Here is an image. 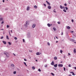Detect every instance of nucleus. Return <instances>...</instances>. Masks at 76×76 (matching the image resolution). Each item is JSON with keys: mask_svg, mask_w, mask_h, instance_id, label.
<instances>
[{"mask_svg": "<svg viewBox=\"0 0 76 76\" xmlns=\"http://www.w3.org/2000/svg\"><path fill=\"white\" fill-rule=\"evenodd\" d=\"M4 54H5V55H6L7 57H9V53H8V52H5L4 53Z\"/></svg>", "mask_w": 76, "mask_h": 76, "instance_id": "1", "label": "nucleus"}, {"mask_svg": "<svg viewBox=\"0 0 76 76\" xmlns=\"http://www.w3.org/2000/svg\"><path fill=\"white\" fill-rule=\"evenodd\" d=\"M28 23V21H27L26 22V24L25 25V26H26V27H27V25H29V23Z\"/></svg>", "mask_w": 76, "mask_h": 76, "instance_id": "2", "label": "nucleus"}, {"mask_svg": "<svg viewBox=\"0 0 76 76\" xmlns=\"http://www.w3.org/2000/svg\"><path fill=\"white\" fill-rule=\"evenodd\" d=\"M58 67H63V65L62 64H58Z\"/></svg>", "mask_w": 76, "mask_h": 76, "instance_id": "3", "label": "nucleus"}, {"mask_svg": "<svg viewBox=\"0 0 76 76\" xmlns=\"http://www.w3.org/2000/svg\"><path fill=\"white\" fill-rule=\"evenodd\" d=\"M70 73H72V75H73V76H75V73H74L73 72H70Z\"/></svg>", "mask_w": 76, "mask_h": 76, "instance_id": "4", "label": "nucleus"}, {"mask_svg": "<svg viewBox=\"0 0 76 76\" xmlns=\"http://www.w3.org/2000/svg\"><path fill=\"white\" fill-rule=\"evenodd\" d=\"M48 9H51V7L50 6H48Z\"/></svg>", "mask_w": 76, "mask_h": 76, "instance_id": "5", "label": "nucleus"}, {"mask_svg": "<svg viewBox=\"0 0 76 76\" xmlns=\"http://www.w3.org/2000/svg\"><path fill=\"white\" fill-rule=\"evenodd\" d=\"M32 69L33 70H35V66H32Z\"/></svg>", "mask_w": 76, "mask_h": 76, "instance_id": "6", "label": "nucleus"}, {"mask_svg": "<svg viewBox=\"0 0 76 76\" xmlns=\"http://www.w3.org/2000/svg\"><path fill=\"white\" fill-rule=\"evenodd\" d=\"M51 65H54V61H53L51 63Z\"/></svg>", "mask_w": 76, "mask_h": 76, "instance_id": "7", "label": "nucleus"}, {"mask_svg": "<svg viewBox=\"0 0 76 76\" xmlns=\"http://www.w3.org/2000/svg\"><path fill=\"white\" fill-rule=\"evenodd\" d=\"M54 67H57V64H55L54 65Z\"/></svg>", "mask_w": 76, "mask_h": 76, "instance_id": "8", "label": "nucleus"}, {"mask_svg": "<svg viewBox=\"0 0 76 76\" xmlns=\"http://www.w3.org/2000/svg\"><path fill=\"white\" fill-rule=\"evenodd\" d=\"M36 54L37 55V56H39L40 54H39V52H37L36 53Z\"/></svg>", "mask_w": 76, "mask_h": 76, "instance_id": "9", "label": "nucleus"}, {"mask_svg": "<svg viewBox=\"0 0 76 76\" xmlns=\"http://www.w3.org/2000/svg\"><path fill=\"white\" fill-rule=\"evenodd\" d=\"M74 53H76V49H74Z\"/></svg>", "mask_w": 76, "mask_h": 76, "instance_id": "10", "label": "nucleus"}, {"mask_svg": "<svg viewBox=\"0 0 76 76\" xmlns=\"http://www.w3.org/2000/svg\"><path fill=\"white\" fill-rule=\"evenodd\" d=\"M53 29L54 30V31H56L57 29H56V28H55L53 27Z\"/></svg>", "mask_w": 76, "mask_h": 76, "instance_id": "11", "label": "nucleus"}, {"mask_svg": "<svg viewBox=\"0 0 76 76\" xmlns=\"http://www.w3.org/2000/svg\"><path fill=\"white\" fill-rule=\"evenodd\" d=\"M47 25L49 26V27H50V26H51V25H50V24L49 23Z\"/></svg>", "mask_w": 76, "mask_h": 76, "instance_id": "12", "label": "nucleus"}, {"mask_svg": "<svg viewBox=\"0 0 76 76\" xmlns=\"http://www.w3.org/2000/svg\"><path fill=\"white\" fill-rule=\"evenodd\" d=\"M27 10H29V7H27Z\"/></svg>", "mask_w": 76, "mask_h": 76, "instance_id": "13", "label": "nucleus"}, {"mask_svg": "<svg viewBox=\"0 0 76 76\" xmlns=\"http://www.w3.org/2000/svg\"><path fill=\"white\" fill-rule=\"evenodd\" d=\"M34 7L35 9H37V6L35 5L34 6Z\"/></svg>", "mask_w": 76, "mask_h": 76, "instance_id": "14", "label": "nucleus"}, {"mask_svg": "<svg viewBox=\"0 0 76 76\" xmlns=\"http://www.w3.org/2000/svg\"><path fill=\"white\" fill-rule=\"evenodd\" d=\"M32 26L33 28H34V27H35V25L34 24L33 25H32Z\"/></svg>", "mask_w": 76, "mask_h": 76, "instance_id": "15", "label": "nucleus"}, {"mask_svg": "<svg viewBox=\"0 0 76 76\" xmlns=\"http://www.w3.org/2000/svg\"><path fill=\"white\" fill-rule=\"evenodd\" d=\"M7 39H9V37L7 35Z\"/></svg>", "mask_w": 76, "mask_h": 76, "instance_id": "16", "label": "nucleus"}, {"mask_svg": "<svg viewBox=\"0 0 76 76\" xmlns=\"http://www.w3.org/2000/svg\"><path fill=\"white\" fill-rule=\"evenodd\" d=\"M3 42L4 44H6V42L5 41H3Z\"/></svg>", "mask_w": 76, "mask_h": 76, "instance_id": "17", "label": "nucleus"}, {"mask_svg": "<svg viewBox=\"0 0 76 76\" xmlns=\"http://www.w3.org/2000/svg\"><path fill=\"white\" fill-rule=\"evenodd\" d=\"M11 66H12V67H14L15 65L14 64H11Z\"/></svg>", "mask_w": 76, "mask_h": 76, "instance_id": "18", "label": "nucleus"}, {"mask_svg": "<svg viewBox=\"0 0 76 76\" xmlns=\"http://www.w3.org/2000/svg\"><path fill=\"white\" fill-rule=\"evenodd\" d=\"M54 60H57V57H56V56L55 57H54Z\"/></svg>", "mask_w": 76, "mask_h": 76, "instance_id": "19", "label": "nucleus"}, {"mask_svg": "<svg viewBox=\"0 0 76 76\" xmlns=\"http://www.w3.org/2000/svg\"><path fill=\"white\" fill-rule=\"evenodd\" d=\"M53 12L55 13H56V9H54L53 11Z\"/></svg>", "mask_w": 76, "mask_h": 76, "instance_id": "20", "label": "nucleus"}, {"mask_svg": "<svg viewBox=\"0 0 76 76\" xmlns=\"http://www.w3.org/2000/svg\"><path fill=\"white\" fill-rule=\"evenodd\" d=\"M51 74L52 75V76H54V74H53V73L51 72Z\"/></svg>", "mask_w": 76, "mask_h": 76, "instance_id": "21", "label": "nucleus"}, {"mask_svg": "<svg viewBox=\"0 0 76 76\" xmlns=\"http://www.w3.org/2000/svg\"><path fill=\"white\" fill-rule=\"evenodd\" d=\"M60 7L61 9H63V7H62V6L61 5L60 6Z\"/></svg>", "mask_w": 76, "mask_h": 76, "instance_id": "22", "label": "nucleus"}, {"mask_svg": "<svg viewBox=\"0 0 76 76\" xmlns=\"http://www.w3.org/2000/svg\"><path fill=\"white\" fill-rule=\"evenodd\" d=\"M8 43L9 45H11L12 44H11V43H10V42H8Z\"/></svg>", "mask_w": 76, "mask_h": 76, "instance_id": "23", "label": "nucleus"}, {"mask_svg": "<svg viewBox=\"0 0 76 76\" xmlns=\"http://www.w3.org/2000/svg\"><path fill=\"white\" fill-rule=\"evenodd\" d=\"M16 73V71H14L13 72V74H15Z\"/></svg>", "mask_w": 76, "mask_h": 76, "instance_id": "24", "label": "nucleus"}, {"mask_svg": "<svg viewBox=\"0 0 76 76\" xmlns=\"http://www.w3.org/2000/svg\"><path fill=\"white\" fill-rule=\"evenodd\" d=\"M70 27L69 26H68L67 27V28H68V29H70Z\"/></svg>", "mask_w": 76, "mask_h": 76, "instance_id": "25", "label": "nucleus"}, {"mask_svg": "<svg viewBox=\"0 0 76 76\" xmlns=\"http://www.w3.org/2000/svg\"><path fill=\"white\" fill-rule=\"evenodd\" d=\"M60 51L61 53V54H62V52H63V51H62V50H61Z\"/></svg>", "mask_w": 76, "mask_h": 76, "instance_id": "26", "label": "nucleus"}, {"mask_svg": "<svg viewBox=\"0 0 76 76\" xmlns=\"http://www.w3.org/2000/svg\"><path fill=\"white\" fill-rule=\"evenodd\" d=\"M24 64H25V65H26V66H27V65H26V63H25V62H24Z\"/></svg>", "mask_w": 76, "mask_h": 76, "instance_id": "27", "label": "nucleus"}, {"mask_svg": "<svg viewBox=\"0 0 76 76\" xmlns=\"http://www.w3.org/2000/svg\"><path fill=\"white\" fill-rule=\"evenodd\" d=\"M18 38H17V37H15V40H17Z\"/></svg>", "mask_w": 76, "mask_h": 76, "instance_id": "28", "label": "nucleus"}, {"mask_svg": "<svg viewBox=\"0 0 76 76\" xmlns=\"http://www.w3.org/2000/svg\"><path fill=\"white\" fill-rule=\"evenodd\" d=\"M63 11H64V12H66V10H63Z\"/></svg>", "mask_w": 76, "mask_h": 76, "instance_id": "29", "label": "nucleus"}, {"mask_svg": "<svg viewBox=\"0 0 76 76\" xmlns=\"http://www.w3.org/2000/svg\"><path fill=\"white\" fill-rule=\"evenodd\" d=\"M38 71L39 72H41V69H38Z\"/></svg>", "mask_w": 76, "mask_h": 76, "instance_id": "30", "label": "nucleus"}, {"mask_svg": "<svg viewBox=\"0 0 76 76\" xmlns=\"http://www.w3.org/2000/svg\"><path fill=\"white\" fill-rule=\"evenodd\" d=\"M46 1L47 4H48V3H49V2H48V1Z\"/></svg>", "mask_w": 76, "mask_h": 76, "instance_id": "31", "label": "nucleus"}, {"mask_svg": "<svg viewBox=\"0 0 76 76\" xmlns=\"http://www.w3.org/2000/svg\"><path fill=\"white\" fill-rule=\"evenodd\" d=\"M48 45H50V44L49 43V42H48Z\"/></svg>", "mask_w": 76, "mask_h": 76, "instance_id": "32", "label": "nucleus"}, {"mask_svg": "<svg viewBox=\"0 0 76 76\" xmlns=\"http://www.w3.org/2000/svg\"><path fill=\"white\" fill-rule=\"evenodd\" d=\"M7 28H9V26L7 25Z\"/></svg>", "mask_w": 76, "mask_h": 76, "instance_id": "33", "label": "nucleus"}, {"mask_svg": "<svg viewBox=\"0 0 76 76\" xmlns=\"http://www.w3.org/2000/svg\"><path fill=\"white\" fill-rule=\"evenodd\" d=\"M48 4V5L49 6H50V3Z\"/></svg>", "mask_w": 76, "mask_h": 76, "instance_id": "34", "label": "nucleus"}, {"mask_svg": "<svg viewBox=\"0 0 76 76\" xmlns=\"http://www.w3.org/2000/svg\"><path fill=\"white\" fill-rule=\"evenodd\" d=\"M9 34L11 36V34H10V31H9Z\"/></svg>", "mask_w": 76, "mask_h": 76, "instance_id": "35", "label": "nucleus"}, {"mask_svg": "<svg viewBox=\"0 0 76 76\" xmlns=\"http://www.w3.org/2000/svg\"><path fill=\"white\" fill-rule=\"evenodd\" d=\"M62 9H65V7H63Z\"/></svg>", "mask_w": 76, "mask_h": 76, "instance_id": "36", "label": "nucleus"}, {"mask_svg": "<svg viewBox=\"0 0 76 76\" xmlns=\"http://www.w3.org/2000/svg\"><path fill=\"white\" fill-rule=\"evenodd\" d=\"M58 24H60V22H58Z\"/></svg>", "mask_w": 76, "mask_h": 76, "instance_id": "37", "label": "nucleus"}, {"mask_svg": "<svg viewBox=\"0 0 76 76\" xmlns=\"http://www.w3.org/2000/svg\"><path fill=\"white\" fill-rule=\"evenodd\" d=\"M64 71H65V70H66V68H65L64 67Z\"/></svg>", "mask_w": 76, "mask_h": 76, "instance_id": "38", "label": "nucleus"}, {"mask_svg": "<svg viewBox=\"0 0 76 76\" xmlns=\"http://www.w3.org/2000/svg\"><path fill=\"white\" fill-rule=\"evenodd\" d=\"M45 67H47V65H45Z\"/></svg>", "mask_w": 76, "mask_h": 76, "instance_id": "39", "label": "nucleus"}, {"mask_svg": "<svg viewBox=\"0 0 76 76\" xmlns=\"http://www.w3.org/2000/svg\"><path fill=\"white\" fill-rule=\"evenodd\" d=\"M69 67H71V65L70 64H69Z\"/></svg>", "mask_w": 76, "mask_h": 76, "instance_id": "40", "label": "nucleus"}, {"mask_svg": "<svg viewBox=\"0 0 76 76\" xmlns=\"http://www.w3.org/2000/svg\"><path fill=\"white\" fill-rule=\"evenodd\" d=\"M1 24H3V23H4V21H2L1 23Z\"/></svg>", "mask_w": 76, "mask_h": 76, "instance_id": "41", "label": "nucleus"}, {"mask_svg": "<svg viewBox=\"0 0 76 76\" xmlns=\"http://www.w3.org/2000/svg\"><path fill=\"white\" fill-rule=\"evenodd\" d=\"M73 68H74L75 70H76V67H73Z\"/></svg>", "mask_w": 76, "mask_h": 76, "instance_id": "42", "label": "nucleus"}, {"mask_svg": "<svg viewBox=\"0 0 76 76\" xmlns=\"http://www.w3.org/2000/svg\"><path fill=\"white\" fill-rule=\"evenodd\" d=\"M66 9V10H67L68 9V8L67 7H65Z\"/></svg>", "mask_w": 76, "mask_h": 76, "instance_id": "43", "label": "nucleus"}, {"mask_svg": "<svg viewBox=\"0 0 76 76\" xmlns=\"http://www.w3.org/2000/svg\"><path fill=\"white\" fill-rule=\"evenodd\" d=\"M2 19H3V18H0V20H2Z\"/></svg>", "mask_w": 76, "mask_h": 76, "instance_id": "44", "label": "nucleus"}, {"mask_svg": "<svg viewBox=\"0 0 76 76\" xmlns=\"http://www.w3.org/2000/svg\"><path fill=\"white\" fill-rule=\"evenodd\" d=\"M64 6H66L67 4H64Z\"/></svg>", "mask_w": 76, "mask_h": 76, "instance_id": "45", "label": "nucleus"}, {"mask_svg": "<svg viewBox=\"0 0 76 76\" xmlns=\"http://www.w3.org/2000/svg\"><path fill=\"white\" fill-rule=\"evenodd\" d=\"M4 37H2L1 38V39H3V38Z\"/></svg>", "mask_w": 76, "mask_h": 76, "instance_id": "46", "label": "nucleus"}, {"mask_svg": "<svg viewBox=\"0 0 76 76\" xmlns=\"http://www.w3.org/2000/svg\"><path fill=\"white\" fill-rule=\"evenodd\" d=\"M61 35H63V32H62Z\"/></svg>", "mask_w": 76, "mask_h": 76, "instance_id": "47", "label": "nucleus"}, {"mask_svg": "<svg viewBox=\"0 0 76 76\" xmlns=\"http://www.w3.org/2000/svg\"><path fill=\"white\" fill-rule=\"evenodd\" d=\"M23 41L24 42H25V40L24 39H23Z\"/></svg>", "mask_w": 76, "mask_h": 76, "instance_id": "48", "label": "nucleus"}, {"mask_svg": "<svg viewBox=\"0 0 76 76\" xmlns=\"http://www.w3.org/2000/svg\"><path fill=\"white\" fill-rule=\"evenodd\" d=\"M44 5L45 7H46V5L45 4H44Z\"/></svg>", "mask_w": 76, "mask_h": 76, "instance_id": "49", "label": "nucleus"}, {"mask_svg": "<svg viewBox=\"0 0 76 76\" xmlns=\"http://www.w3.org/2000/svg\"><path fill=\"white\" fill-rule=\"evenodd\" d=\"M24 61H27V60H26V59H24Z\"/></svg>", "mask_w": 76, "mask_h": 76, "instance_id": "50", "label": "nucleus"}, {"mask_svg": "<svg viewBox=\"0 0 76 76\" xmlns=\"http://www.w3.org/2000/svg\"><path fill=\"white\" fill-rule=\"evenodd\" d=\"M72 22H73V21H74L72 19Z\"/></svg>", "mask_w": 76, "mask_h": 76, "instance_id": "51", "label": "nucleus"}, {"mask_svg": "<svg viewBox=\"0 0 76 76\" xmlns=\"http://www.w3.org/2000/svg\"><path fill=\"white\" fill-rule=\"evenodd\" d=\"M68 55H69V56H70V53H69Z\"/></svg>", "mask_w": 76, "mask_h": 76, "instance_id": "52", "label": "nucleus"}, {"mask_svg": "<svg viewBox=\"0 0 76 76\" xmlns=\"http://www.w3.org/2000/svg\"><path fill=\"white\" fill-rule=\"evenodd\" d=\"M3 3H4V0H3Z\"/></svg>", "mask_w": 76, "mask_h": 76, "instance_id": "53", "label": "nucleus"}, {"mask_svg": "<svg viewBox=\"0 0 76 76\" xmlns=\"http://www.w3.org/2000/svg\"><path fill=\"white\" fill-rule=\"evenodd\" d=\"M56 37V38L57 39H58V38L57 37Z\"/></svg>", "mask_w": 76, "mask_h": 76, "instance_id": "54", "label": "nucleus"}, {"mask_svg": "<svg viewBox=\"0 0 76 76\" xmlns=\"http://www.w3.org/2000/svg\"><path fill=\"white\" fill-rule=\"evenodd\" d=\"M69 76H72V75L70 74L69 75Z\"/></svg>", "mask_w": 76, "mask_h": 76, "instance_id": "55", "label": "nucleus"}, {"mask_svg": "<svg viewBox=\"0 0 76 76\" xmlns=\"http://www.w3.org/2000/svg\"><path fill=\"white\" fill-rule=\"evenodd\" d=\"M13 54H14V56H16V55H15L14 53H13Z\"/></svg>", "mask_w": 76, "mask_h": 76, "instance_id": "56", "label": "nucleus"}, {"mask_svg": "<svg viewBox=\"0 0 76 76\" xmlns=\"http://www.w3.org/2000/svg\"><path fill=\"white\" fill-rule=\"evenodd\" d=\"M1 30H2V31H3V30H4V29H1Z\"/></svg>", "mask_w": 76, "mask_h": 76, "instance_id": "57", "label": "nucleus"}, {"mask_svg": "<svg viewBox=\"0 0 76 76\" xmlns=\"http://www.w3.org/2000/svg\"><path fill=\"white\" fill-rule=\"evenodd\" d=\"M11 33H12V30H11Z\"/></svg>", "mask_w": 76, "mask_h": 76, "instance_id": "58", "label": "nucleus"}, {"mask_svg": "<svg viewBox=\"0 0 76 76\" xmlns=\"http://www.w3.org/2000/svg\"><path fill=\"white\" fill-rule=\"evenodd\" d=\"M65 56H64V58H65Z\"/></svg>", "mask_w": 76, "mask_h": 76, "instance_id": "59", "label": "nucleus"}, {"mask_svg": "<svg viewBox=\"0 0 76 76\" xmlns=\"http://www.w3.org/2000/svg\"><path fill=\"white\" fill-rule=\"evenodd\" d=\"M56 43H57V42H58V41H56Z\"/></svg>", "mask_w": 76, "mask_h": 76, "instance_id": "60", "label": "nucleus"}, {"mask_svg": "<svg viewBox=\"0 0 76 76\" xmlns=\"http://www.w3.org/2000/svg\"><path fill=\"white\" fill-rule=\"evenodd\" d=\"M36 61H37V60H36Z\"/></svg>", "mask_w": 76, "mask_h": 76, "instance_id": "61", "label": "nucleus"}, {"mask_svg": "<svg viewBox=\"0 0 76 76\" xmlns=\"http://www.w3.org/2000/svg\"><path fill=\"white\" fill-rule=\"evenodd\" d=\"M18 76H21L20 75H18Z\"/></svg>", "mask_w": 76, "mask_h": 76, "instance_id": "62", "label": "nucleus"}, {"mask_svg": "<svg viewBox=\"0 0 76 76\" xmlns=\"http://www.w3.org/2000/svg\"><path fill=\"white\" fill-rule=\"evenodd\" d=\"M60 63H62V61Z\"/></svg>", "mask_w": 76, "mask_h": 76, "instance_id": "63", "label": "nucleus"}, {"mask_svg": "<svg viewBox=\"0 0 76 76\" xmlns=\"http://www.w3.org/2000/svg\"><path fill=\"white\" fill-rule=\"evenodd\" d=\"M72 32H73V31H72Z\"/></svg>", "mask_w": 76, "mask_h": 76, "instance_id": "64", "label": "nucleus"}]
</instances>
